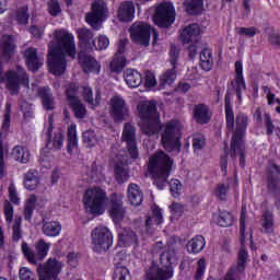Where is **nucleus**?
I'll use <instances>...</instances> for the list:
<instances>
[{"mask_svg": "<svg viewBox=\"0 0 280 280\" xmlns=\"http://www.w3.org/2000/svg\"><path fill=\"white\" fill-rule=\"evenodd\" d=\"M122 141L126 143L127 154L120 155V164L117 163L114 167V174L117 183H126L130 176L124 165H130L133 161L139 159V149L137 148V135L135 127L127 122L122 130Z\"/></svg>", "mask_w": 280, "mask_h": 280, "instance_id": "5", "label": "nucleus"}, {"mask_svg": "<svg viewBox=\"0 0 280 280\" xmlns=\"http://www.w3.org/2000/svg\"><path fill=\"white\" fill-rule=\"evenodd\" d=\"M49 248H51V243H47L43 238H40L35 245L36 253L30 248L27 243H22L23 255L27 259L28 264H32L33 266H38V264H40V261L47 257Z\"/></svg>", "mask_w": 280, "mask_h": 280, "instance_id": "9", "label": "nucleus"}, {"mask_svg": "<svg viewBox=\"0 0 280 280\" xmlns=\"http://www.w3.org/2000/svg\"><path fill=\"white\" fill-rule=\"evenodd\" d=\"M159 224H163V213H161V211L151 212L144 223L147 235H154V231Z\"/></svg>", "mask_w": 280, "mask_h": 280, "instance_id": "27", "label": "nucleus"}, {"mask_svg": "<svg viewBox=\"0 0 280 280\" xmlns=\"http://www.w3.org/2000/svg\"><path fill=\"white\" fill-rule=\"evenodd\" d=\"M83 141L89 145V148H93V145L97 143V137H95V131L93 130L84 131Z\"/></svg>", "mask_w": 280, "mask_h": 280, "instance_id": "54", "label": "nucleus"}, {"mask_svg": "<svg viewBox=\"0 0 280 280\" xmlns=\"http://www.w3.org/2000/svg\"><path fill=\"white\" fill-rule=\"evenodd\" d=\"M170 191L173 198H178L180 196V190L183 189V184L178 179H172L170 183Z\"/></svg>", "mask_w": 280, "mask_h": 280, "instance_id": "50", "label": "nucleus"}, {"mask_svg": "<svg viewBox=\"0 0 280 280\" xmlns=\"http://www.w3.org/2000/svg\"><path fill=\"white\" fill-rule=\"evenodd\" d=\"M139 117L142 121L141 130L148 137L156 135L161 130V141L166 152H180L183 144L180 137H183V127L178 120H171L166 124L160 125L159 112L156 110L155 101H145L138 105Z\"/></svg>", "mask_w": 280, "mask_h": 280, "instance_id": "1", "label": "nucleus"}, {"mask_svg": "<svg viewBox=\"0 0 280 280\" xmlns=\"http://www.w3.org/2000/svg\"><path fill=\"white\" fill-rule=\"evenodd\" d=\"M172 165H174V161L163 151L156 152L150 158L148 172L151 174L158 189L163 190L167 186V178L172 174Z\"/></svg>", "mask_w": 280, "mask_h": 280, "instance_id": "6", "label": "nucleus"}, {"mask_svg": "<svg viewBox=\"0 0 280 280\" xmlns=\"http://www.w3.org/2000/svg\"><path fill=\"white\" fill-rule=\"evenodd\" d=\"M0 49L2 51V60H4V62H10L11 58H14L16 51L14 37H12V35H3L0 40Z\"/></svg>", "mask_w": 280, "mask_h": 280, "instance_id": "20", "label": "nucleus"}, {"mask_svg": "<svg viewBox=\"0 0 280 280\" xmlns=\"http://www.w3.org/2000/svg\"><path fill=\"white\" fill-rule=\"evenodd\" d=\"M238 34L241 36H248V38H253V36H256V34H259V30L256 27H240L238 28Z\"/></svg>", "mask_w": 280, "mask_h": 280, "instance_id": "59", "label": "nucleus"}, {"mask_svg": "<svg viewBox=\"0 0 280 280\" xmlns=\"http://www.w3.org/2000/svg\"><path fill=\"white\" fill-rule=\"evenodd\" d=\"M176 81V68L172 67L160 77V86L161 89H165V86H172Z\"/></svg>", "mask_w": 280, "mask_h": 280, "instance_id": "46", "label": "nucleus"}, {"mask_svg": "<svg viewBox=\"0 0 280 280\" xmlns=\"http://www.w3.org/2000/svg\"><path fill=\"white\" fill-rule=\"evenodd\" d=\"M155 25L159 27H170L176 21V11L172 2H163L155 10L153 16Z\"/></svg>", "mask_w": 280, "mask_h": 280, "instance_id": "11", "label": "nucleus"}, {"mask_svg": "<svg viewBox=\"0 0 280 280\" xmlns=\"http://www.w3.org/2000/svg\"><path fill=\"white\" fill-rule=\"evenodd\" d=\"M43 222V233L47 237H58L60 235V231H62V225L58 221H45V215L42 214Z\"/></svg>", "mask_w": 280, "mask_h": 280, "instance_id": "32", "label": "nucleus"}, {"mask_svg": "<svg viewBox=\"0 0 280 280\" xmlns=\"http://www.w3.org/2000/svg\"><path fill=\"white\" fill-rule=\"evenodd\" d=\"M108 16V7L106 2L102 0H96L92 4V12L88 13L85 21L93 30H100V25L104 23V20Z\"/></svg>", "mask_w": 280, "mask_h": 280, "instance_id": "13", "label": "nucleus"}, {"mask_svg": "<svg viewBox=\"0 0 280 280\" xmlns=\"http://www.w3.org/2000/svg\"><path fill=\"white\" fill-rule=\"evenodd\" d=\"M207 268V264L205 259H200L198 261L197 271L195 273V280H202V277L205 276V270Z\"/></svg>", "mask_w": 280, "mask_h": 280, "instance_id": "62", "label": "nucleus"}, {"mask_svg": "<svg viewBox=\"0 0 280 280\" xmlns=\"http://www.w3.org/2000/svg\"><path fill=\"white\" fill-rule=\"evenodd\" d=\"M126 45H128V39L126 38L118 42V50L109 63L110 71L113 73H121L122 70L126 69V65H128V61H126V56H124L126 52Z\"/></svg>", "mask_w": 280, "mask_h": 280, "instance_id": "19", "label": "nucleus"}, {"mask_svg": "<svg viewBox=\"0 0 280 280\" xmlns=\"http://www.w3.org/2000/svg\"><path fill=\"white\" fill-rule=\"evenodd\" d=\"M13 20H15L18 25H27L30 23V9L27 7L19 8L13 15Z\"/></svg>", "mask_w": 280, "mask_h": 280, "instance_id": "45", "label": "nucleus"}, {"mask_svg": "<svg viewBox=\"0 0 280 280\" xmlns=\"http://www.w3.org/2000/svg\"><path fill=\"white\" fill-rule=\"evenodd\" d=\"M11 156L14 161H19V163H28L30 150L23 145H16L13 148Z\"/></svg>", "mask_w": 280, "mask_h": 280, "instance_id": "43", "label": "nucleus"}, {"mask_svg": "<svg viewBox=\"0 0 280 280\" xmlns=\"http://www.w3.org/2000/svg\"><path fill=\"white\" fill-rule=\"evenodd\" d=\"M279 174L280 176V165L275 162L269 163L267 167V189L269 194H272L276 198V208L280 211V178L275 176Z\"/></svg>", "mask_w": 280, "mask_h": 280, "instance_id": "12", "label": "nucleus"}, {"mask_svg": "<svg viewBox=\"0 0 280 280\" xmlns=\"http://www.w3.org/2000/svg\"><path fill=\"white\" fill-rule=\"evenodd\" d=\"M110 45V40L108 39V37H106L105 35H101L97 38V45L94 44V49H96V51H104L106 49H108V46Z\"/></svg>", "mask_w": 280, "mask_h": 280, "instance_id": "52", "label": "nucleus"}, {"mask_svg": "<svg viewBox=\"0 0 280 280\" xmlns=\"http://www.w3.org/2000/svg\"><path fill=\"white\" fill-rule=\"evenodd\" d=\"M91 237L96 250H108L113 246V232L104 225H98L92 230Z\"/></svg>", "mask_w": 280, "mask_h": 280, "instance_id": "10", "label": "nucleus"}, {"mask_svg": "<svg viewBox=\"0 0 280 280\" xmlns=\"http://www.w3.org/2000/svg\"><path fill=\"white\" fill-rule=\"evenodd\" d=\"M152 255H160V266L155 261L145 271L147 280H170L174 277V268L176 261V246L170 244L163 246V242H156L151 250Z\"/></svg>", "mask_w": 280, "mask_h": 280, "instance_id": "4", "label": "nucleus"}, {"mask_svg": "<svg viewBox=\"0 0 280 280\" xmlns=\"http://www.w3.org/2000/svg\"><path fill=\"white\" fill-rule=\"evenodd\" d=\"M68 153L75 154L78 152V131L75 125L68 127Z\"/></svg>", "mask_w": 280, "mask_h": 280, "instance_id": "41", "label": "nucleus"}, {"mask_svg": "<svg viewBox=\"0 0 280 280\" xmlns=\"http://www.w3.org/2000/svg\"><path fill=\"white\" fill-rule=\"evenodd\" d=\"M207 242L205 241V236L196 235L186 244V250L190 255H198V253H202L205 250V246Z\"/></svg>", "mask_w": 280, "mask_h": 280, "instance_id": "31", "label": "nucleus"}, {"mask_svg": "<svg viewBox=\"0 0 280 280\" xmlns=\"http://www.w3.org/2000/svg\"><path fill=\"white\" fill-rule=\"evenodd\" d=\"M124 79H125L126 84L130 89H137L138 86H141V84L143 82V77H141L139 71H137L135 69H127L124 72Z\"/></svg>", "mask_w": 280, "mask_h": 280, "instance_id": "35", "label": "nucleus"}, {"mask_svg": "<svg viewBox=\"0 0 280 280\" xmlns=\"http://www.w3.org/2000/svg\"><path fill=\"white\" fill-rule=\"evenodd\" d=\"M199 67L202 71H211L213 69V54L209 48H203L199 55Z\"/></svg>", "mask_w": 280, "mask_h": 280, "instance_id": "39", "label": "nucleus"}, {"mask_svg": "<svg viewBox=\"0 0 280 280\" xmlns=\"http://www.w3.org/2000/svg\"><path fill=\"white\" fill-rule=\"evenodd\" d=\"M240 233H241V244L242 247L238 252V262L236 266L235 272H244L246 270V261L248 259V252L244 247V242H246V212H241L240 219Z\"/></svg>", "mask_w": 280, "mask_h": 280, "instance_id": "15", "label": "nucleus"}, {"mask_svg": "<svg viewBox=\"0 0 280 280\" xmlns=\"http://www.w3.org/2000/svg\"><path fill=\"white\" fill-rule=\"evenodd\" d=\"M0 84H5L11 95H19L21 86L30 88V75L21 66H16L15 70L3 72V62L0 59Z\"/></svg>", "mask_w": 280, "mask_h": 280, "instance_id": "7", "label": "nucleus"}, {"mask_svg": "<svg viewBox=\"0 0 280 280\" xmlns=\"http://www.w3.org/2000/svg\"><path fill=\"white\" fill-rule=\"evenodd\" d=\"M104 211H85L82 217L83 224L91 222V220H95V218L102 215Z\"/></svg>", "mask_w": 280, "mask_h": 280, "instance_id": "60", "label": "nucleus"}, {"mask_svg": "<svg viewBox=\"0 0 280 280\" xmlns=\"http://www.w3.org/2000/svg\"><path fill=\"white\" fill-rule=\"evenodd\" d=\"M224 112L226 129L229 132H233L231 142V156L232 159L240 156V165L241 167H245L246 143L244 142V138L246 137L248 124H250V117H248V114L243 112H238L235 115V112H233V105H231V94L229 93H226L224 97Z\"/></svg>", "mask_w": 280, "mask_h": 280, "instance_id": "2", "label": "nucleus"}, {"mask_svg": "<svg viewBox=\"0 0 280 280\" xmlns=\"http://www.w3.org/2000/svg\"><path fill=\"white\" fill-rule=\"evenodd\" d=\"M235 67V78L231 82L232 89H234L238 104H242V95L246 91V79H244V63L238 60L234 63Z\"/></svg>", "mask_w": 280, "mask_h": 280, "instance_id": "18", "label": "nucleus"}, {"mask_svg": "<svg viewBox=\"0 0 280 280\" xmlns=\"http://www.w3.org/2000/svg\"><path fill=\"white\" fill-rule=\"evenodd\" d=\"M37 205H38V202H37V199H36V195H31L25 200L24 211H35Z\"/></svg>", "mask_w": 280, "mask_h": 280, "instance_id": "61", "label": "nucleus"}, {"mask_svg": "<svg viewBox=\"0 0 280 280\" xmlns=\"http://www.w3.org/2000/svg\"><path fill=\"white\" fill-rule=\"evenodd\" d=\"M57 46L48 52V67L54 75H62L67 71V56L75 58V40L67 31L56 32Z\"/></svg>", "mask_w": 280, "mask_h": 280, "instance_id": "3", "label": "nucleus"}, {"mask_svg": "<svg viewBox=\"0 0 280 280\" xmlns=\"http://www.w3.org/2000/svg\"><path fill=\"white\" fill-rule=\"evenodd\" d=\"M213 220L219 224V226H233V214L229 211L213 213Z\"/></svg>", "mask_w": 280, "mask_h": 280, "instance_id": "44", "label": "nucleus"}, {"mask_svg": "<svg viewBox=\"0 0 280 280\" xmlns=\"http://www.w3.org/2000/svg\"><path fill=\"white\" fill-rule=\"evenodd\" d=\"M184 5L191 16H198L205 12V0H185Z\"/></svg>", "mask_w": 280, "mask_h": 280, "instance_id": "38", "label": "nucleus"}, {"mask_svg": "<svg viewBox=\"0 0 280 280\" xmlns=\"http://www.w3.org/2000/svg\"><path fill=\"white\" fill-rule=\"evenodd\" d=\"M48 12L50 16H58L62 12L60 2H58V0L48 1Z\"/></svg>", "mask_w": 280, "mask_h": 280, "instance_id": "51", "label": "nucleus"}, {"mask_svg": "<svg viewBox=\"0 0 280 280\" xmlns=\"http://www.w3.org/2000/svg\"><path fill=\"white\" fill-rule=\"evenodd\" d=\"M82 202L86 211H104L106 209V190L101 187L88 188L83 194Z\"/></svg>", "mask_w": 280, "mask_h": 280, "instance_id": "8", "label": "nucleus"}, {"mask_svg": "<svg viewBox=\"0 0 280 280\" xmlns=\"http://www.w3.org/2000/svg\"><path fill=\"white\" fill-rule=\"evenodd\" d=\"M79 63L85 73H100V62L84 52L79 54Z\"/></svg>", "mask_w": 280, "mask_h": 280, "instance_id": "24", "label": "nucleus"}, {"mask_svg": "<svg viewBox=\"0 0 280 280\" xmlns=\"http://www.w3.org/2000/svg\"><path fill=\"white\" fill-rule=\"evenodd\" d=\"M127 194L128 200L133 207H139L141 202H143V191H141V187H139V185L129 184Z\"/></svg>", "mask_w": 280, "mask_h": 280, "instance_id": "34", "label": "nucleus"}, {"mask_svg": "<svg viewBox=\"0 0 280 280\" xmlns=\"http://www.w3.org/2000/svg\"><path fill=\"white\" fill-rule=\"evenodd\" d=\"M67 100L70 108L74 113L77 119H84L86 117V106L78 98V85L70 84L66 91Z\"/></svg>", "mask_w": 280, "mask_h": 280, "instance_id": "14", "label": "nucleus"}, {"mask_svg": "<svg viewBox=\"0 0 280 280\" xmlns=\"http://www.w3.org/2000/svg\"><path fill=\"white\" fill-rule=\"evenodd\" d=\"M192 117L196 121V124H199L200 126H205L211 121V109L206 104H197L194 106L192 109Z\"/></svg>", "mask_w": 280, "mask_h": 280, "instance_id": "22", "label": "nucleus"}, {"mask_svg": "<svg viewBox=\"0 0 280 280\" xmlns=\"http://www.w3.org/2000/svg\"><path fill=\"white\" fill-rule=\"evenodd\" d=\"M37 270L39 280H60L58 275L62 270V264L54 258H49L44 265L39 264Z\"/></svg>", "mask_w": 280, "mask_h": 280, "instance_id": "16", "label": "nucleus"}, {"mask_svg": "<svg viewBox=\"0 0 280 280\" xmlns=\"http://www.w3.org/2000/svg\"><path fill=\"white\" fill-rule=\"evenodd\" d=\"M118 242L121 246H139V237L137 233L130 229H121L118 232Z\"/></svg>", "mask_w": 280, "mask_h": 280, "instance_id": "29", "label": "nucleus"}, {"mask_svg": "<svg viewBox=\"0 0 280 280\" xmlns=\"http://www.w3.org/2000/svg\"><path fill=\"white\" fill-rule=\"evenodd\" d=\"M20 280H34V272L27 267L20 268Z\"/></svg>", "mask_w": 280, "mask_h": 280, "instance_id": "63", "label": "nucleus"}, {"mask_svg": "<svg viewBox=\"0 0 280 280\" xmlns=\"http://www.w3.org/2000/svg\"><path fill=\"white\" fill-rule=\"evenodd\" d=\"M119 256H116L114 259V273H113V280H132V276L130 275V270L121 265L119 261Z\"/></svg>", "mask_w": 280, "mask_h": 280, "instance_id": "37", "label": "nucleus"}, {"mask_svg": "<svg viewBox=\"0 0 280 280\" xmlns=\"http://www.w3.org/2000/svg\"><path fill=\"white\" fill-rule=\"evenodd\" d=\"M264 125L266 128V136L272 137V135H275L277 128L275 127V122H272V117L268 113L264 114Z\"/></svg>", "mask_w": 280, "mask_h": 280, "instance_id": "48", "label": "nucleus"}, {"mask_svg": "<svg viewBox=\"0 0 280 280\" xmlns=\"http://www.w3.org/2000/svg\"><path fill=\"white\" fill-rule=\"evenodd\" d=\"M21 110L24 119H34V110H32V105H30V103L23 102L21 104Z\"/></svg>", "mask_w": 280, "mask_h": 280, "instance_id": "58", "label": "nucleus"}, {"mask_svg": "<svg viewBox=\"0 0 280 280\" xmlns=\"http://www.w3.org/2000/svg\"><path fill=\"white\" fill-rule=\"evenodd\" d=\"M105 209H109L110 211H121V209H124V196L117 192L108 196L105 192Z\"/></svg>", "mask_w": 280, "mask_h": 280, "instance_id": "30", "label": "nucleus"}, {"mask_svg": "<svg viewBox=\"0 0 280 280\" xmlns=\"http://www.w3.org/2000/svg\"><path fill=\"white\" fill-rule=\"evenodd\" d=\"M40 183L38 171L31 168L24 174V187L28 191H34Z\"/></svg>", "mask_w": 280, "mask_h": 280, "instance_id": "36", "label": "nucleus"}, {"mask_svg": "<svg viewBox=\"0 0 280 280\" xmlns=\"http://www.w3.org/2000/svg\"><path fill=\"white\" fill-rule=\"evenodd\" d=\"M9 199L12 205H21V198H19V192H16V186H14L13 184L9 186Z\"/></svg>", "mask_w": 280, "mask_h": 280, "instance_id": "57", "label": "nucleus"}, {"mask_svg": "<svg viewBox=\"0 0 280 280\" xmlns=\"http://www.w3.org/2000/svg\"><path fill=\"white\" fill-rule=\"evenodd\" d=\"M112 114L115 121H124L128 115V107L126 101L120 96H114L112 98Z\"/></svg>", "mask_w": 280, "mask_h": 280, "instance_id": "21", "label": "nucleus"}, {"mask_svg": "<svg viewBox=\"0 0 280 280\" xmlns=\"http://www.w3.org/2000/svg\"><path fill=\"white\" fill-rule=\"evenodd\" d=\"M10 113H12V104L7 103L5 104L4 120L2 122V130H4V132H8V130L10 129V121H11Z\"/></svg>", "mask_w": 280, "mask_h": 280, "instance_id": "55", "label": "nucleus"}, {"mask_svg": "<svg viewBox=\"0 0 280 280\" xmlns=\"http://www.w3.org/2000/svg\"><path fill=\"white\" fill-rule=\"evenodd\" d=\"M150 25L143 22H136L130 27L131 39L142 47L150 45Z\"/></svg>", "mask_w": 280, "mask_h": 280, "instance_id": "17", "label": "nucleus"}, {"mask_svg": "<svg viewBox=\"0 0 280 280\" xmlns=\"http://www.w3.org/2000/svg\"><path fill=\"white\" fill-rule=\"evenodd\" d=\"M77 34L81 45H84L85 49H93L95 47V40H93V32L91 30L79 28Z\"/></svg>", "mask_w": 280, "mask_h": 280, "instance_id": "40", "label": "nucleus"}, {"mask_svg": "<svg viewBox=\"0 0 280 280\" xmlns=\"http://www.w3.org/2000/svg\"><path fill=\"white\" fill-rule=\"evenodd\" d=\"M168 56H170L171 67L176 69V67L178 65V58H180V47H178L175 44H172L171 48H170Z\"/></svg>", "mask_w": 280, "mask_h": 280, "instance_id": "47", "label": "nucleus"}, {"mask_svg": "<svg viewBox=\"0 0 280 280\" xmlns=\"http://www.w3.org/2000/svg\"><path fill=\"white\" fill-rule=\"evenodd\" d=\"M118 20L121 23H130L135 19V3L132 1H125L118 8Z\"/></svg>", "mask_w": 280, "mask_h": 280, "instance_id": "26", "label": "nucleus"}, {"mask_svg": "<svg viewBox=\"0 0 280 280\" xmlns=\"http://www.w3.org/2000/svg\"><path fill=\"white\" fill-rule=\"evenodd\" d=\"M30 33L32 34V36H34V38H43L45 34V28L37 25H32L30 27Z\"/></svg>", "mask_w": 280, "mask_h": 280, "instance_id": "64", "label": "nucleus"}, {"mask_svg": "<svg viewBox=\"0 0 280 280\" xmlns=\"http://www.w3.org/2000/svg\"><path fill=\"white\" fill-rule=\"evenodd\" d=\"M37 94L42 100L45 110H54V108H56V101L49 86L39 88Z\"/></svg>", "mask_w": 280, "mask_h": 280, "instance_id": "28", "label": "nucleus"}, {"mask_svg": "<svg viewBox=\"0 0 280 280\" xmlns=\"http://www.w3.org/2000/svg\"><path fill=\"white\" fill-rule=\"evenodd\" d=\"M260 224L262 228V233L270 235V233H275V215L270 211L264 212Z\"/></svg>", "mask_w": 280, "mask_h": 280, "instance_id": "42", "label": "nucleus"}, {"mask_svg": "<svg viewBox=\"0 0 280 280\" xmlns=\"http://www.w3.org/2000/svg\"><path fill=\"white\" fill-rule=\"evenodd\" d=\"M180 39L185 44L198 43L200 39V26L198 24H189L180 33Z\"/></svg>", "mask_w": 280, "mask_h": 280, "instance_id": "25", "label": "nucleus"}, {"mask_svg": "<svg viewBox=\"0 0 280 280\" xmlns=\"http://www.w3.org/2000/svg\"><path fill=\"white\" fill-rule=\"evenodd\" d=\"M81 94H82L84 102H86V104H89V106H91V108H95V107L100 106V104L102 102V95L100 94V92H97L95 94V98H93V89H91V86H89V85H83L81 88Z\"/></svg>", "mask_w": 280, "mask_h": 280, "instance_id": "33", "label": "nucleus"}, {"mask_svg": "<svg viewBox=\"0 0 280 280\" xmlns=\"http://www.w3.org/2000/svg\"><path fill=\"white\" fill-rule=\"evenodd\" d=\"M214 196L221 201H226V198H229V186L225 184H218L214 189Z\"/></svg>", "mask_w": 280, "mask_h": 280, "instance_id": "49", "label": "nucleus"}, {"mask_svg": "<svg viewBox=\"0 0 280 280\" xmlns=\"http://www.w3.org/2000/svg\"><path fill=\"white\" fill-rule=\"evenodd\" d=\"M24 57L26 60L27 69L33 71V73H36V71H38L40 66L45 62V59L38 57V51L34 47L27 48L24 51Z\"/></svg>", "mask_w": 280, "mask_h": 280, "instance_id": "23", "label": "nucleus"}, {"mask_svg": "<svg viewBox=\"0 0 280 280\" xmlns=\"http://www.w3.org/2000/svg\"><path fill=\"white\" fill-rule=\"evenodd\" d=\"M205 144H206V139L202 133H197L194 136L192 148H194L195 152L202 150V148H205Z\"/></svg>", "mask_w": 280, "mask_h": 280, "instance_id": "53", "label": "nucleus"}, {"mask_svg": "<svg viewBox=\"0 0 280 280\" xmlns=\"http://www.w3.org/2000/svg\"><path fill=\"white\" fill-rule=\"evenodd\" d=\"M62 145H65V135H62V132L55 133L52 139V150H62Z\"/></svg>", "mask_w": 280, "mask_h": 280, "instance_id": "56", "label": "nucleus"}]
</instances>
